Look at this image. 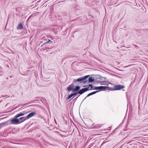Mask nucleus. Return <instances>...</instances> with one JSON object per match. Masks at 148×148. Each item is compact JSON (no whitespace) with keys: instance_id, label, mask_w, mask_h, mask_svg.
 <instances>
[{"instance_id":"nucleus-9","label":"nucleus","mask_w":148,"mask_h":148,"mask_svg":"<svg viewBox=\"0 0 148 148\" xmlns=\"http://www.w3.org/2000/svg\"><path fill=\"white\" fill-rule=\"evenodd\" d=\"M19 120H21V121H20V123L25 121L27 119L26 117H22L19 118Z\"/></svg>"},{"instance_id":"nucleus-19","label":"nucleus","mask_w":148,"mask_h":148,"mask_svg":"<svg viewBox=\"0 0 148 148\" xmlns=\"http://www.w3.org/2000/svg\"><path fill=\"white\" fill-rule=\"evenodd\" d=\"M134 46H135V47L136 48L137 47H138L137 45H134Z\"/></svg>"},{"instance_id":"nucleus-12","label":"nucleus","mask_w":148,"mask_h":148,"mask_svg":"<svg viewBox=\"0 0 148 148\" xmlns=\"http://www.w3.org/2000/svg\"><path fill=\"white\" fill-rule=\"evenodd\" d=\"M23 28V26L21 23H20L17 26V29H21Z\"/></svg>"},{"instance_id":"nucleus-14","label":"nucleus","mask_w":148,"mask_h":148,"mask_svg":"<svg viewBox=\"0 0 148 148\" xmlns=\"http://www.w3.org/2000/svg\"><path fill=\"white\" fill-rule=\"evenodd\" d=\"M88 86H89V87H89V89L88 90H93V89H92V88L93 87V86L92 84H90L88 85ZM87 88H88V87Z\"/></svg>"},{"instance_id":"nucleus-21","label":"nucleus","mask_w":148,"mask_h":148,"mask_svg":"<svg viewBox=\"0 0 148 148\" xmlns=\"http://www.w3.org/2000/svg\"><path fill=\"white\" fill-rule=\"evenodd\" d=\"M99 125H97V127H99Z\"/></svg>"},{"instance_id":"nucleus-3","label":"nucleus","mask_w":148,"mask_h":148,"mask_svg":"<svg viewBox=\"0 0 148 148\" xmlns=\"http://www.w3.org/2000/svg\"><path fill=\"white\" fill-rule=\"evenodd\" d=\"M110 89V88L108 86H100L97 87L96 86H95L93 88V90H109Z\"/></svg>"},{"instance_id":"nucleus-4","label":"nucleus","mask_w":148,"mask_h":148,"mask_svg":"<svg viewBox=\"0 0 148 148\" xmlns=\"http://www.w3.org/2000/svg\"><path fill=\"white\" fill-rule=\"evenodd\" d=\"M125 88V86L123 85H115L114 86V88H110V89L109 90H120L121 89H123Z\"/></svg>"},{"instance_id":"nucleus-15","label":"nucleus","mask_w":148,"mask_h":148,"mask_svg":"<svg viewBox=\"0 0 148 148\" xmlns=\"http://www.w3.org/2000/svg\"><path fill=\"white\" fill-rule=\"evenodd\" d=\"M19 114H17L14 117V118H15L17 119V118L20 117Z\"/></svg>"},{"instance_id":"nucleus-11","label":"nucleus","mask_w":148,"mask_h":148,"mask_svg":"<svg viewBox=\"0 0 148 148\" xmlns=\"http://www.w3.org/2000/svg\"><path fill=\"white\" fill-rule=\"evenodd\" d=\"M94 81V78L92 77H90L88 78V82H93Z\"/></svg>"},{"instance_id":"nucleus-7","label":"nucleus","mask_w":148,"mask_h":148,"mask_svg":"<svg viewBox=\"0 0 148 148\" xmlns=\"http://www.w3.org/2000/svg\"><path fill=\"white\" fill-rule=\"evenodd\" d=\"M80 87L79 86H75V88H73V92H76L79 90Z\"/></svg>"},{"instance_id":"nucleus-16","label":"nucleus","mask_w":148,"mask_h":148,"mask_svg":"<svg viewBox=\"0 0 148 148\" xmlns=\"http://www.w3.org/2000/svg\"><path fill=\"white\" fill-rule=\"evenodd\" d=\"M19 114L20 116H21L24 115V114H25V113H22V112H20V113H19Z\"/></svg>"},{"instance_id":"nucleus-20","label":"nucleus","mask_w":148,"mask_h":148,"mask_svg":"<svg viewBox=\"0 0 148 148\" xmlns=\"http://www.w3.org/2000/svg\"><path fill=\"white\" fill-rule=\"evenodd\" d=\"M80 96V95H79L78 97H77L76 98V99H77L78 98V97H79Z\"/></svg>"},{"instance_id":"nucleus-8","label":"nucleus","mask_w":148,"mask_h":148,"mask_svg":"<svg viewBox=\"0 0 148 148\" xmlns=\"http://www.w3.org/2000/svg\"><path fill=\"white\" fill-rule=\"evenodd\" d=\"M36 114V113L34 112H32L30 113H29V114H28L27 116H26L27 119H28L30 117H32L34 115Z\"/></svg>"},{"instance_id":"nucleus-5","label":"nucleus","mask_w":148,"mask_h":148,"mask_svg":"<svg viewBox=\"0 0 148 148\" xmlns=\"http://www.w3.org/2000/svg\"><path fill=\"white\" fill-rule=\"evenodd\" d=\"M11 124H16L20 123L19 119H16L15 118H14L11 120Z\"/></svg>"},{"instance_id":"nucleus-2","label":"nucleus","mask_w":148,"mask_h":148,"mask_svg":"<svg viewBox=\"0 0 148 148\" xmlns=\"http://www.w3.org/2000/svg\"><path fill=\"white\" fill-rule=\"evenodd\" d=\"M89 76V75H86L84 77L78 78L77 79H74L73 80V82L75 84H76L77 85H78V84H77V82H78L79 83H86L87 82V80H86V79Z\"/></svg>"},{"instance_id":"nucleus-13","label":"nucleus","mask_w":148,"mask_h":148,"mask_svg":"<svg viewBox=\"0 0 148 148\" xmlns=\"http://www.w3.org/2000/svg\"><path fill=\"white\" fill-rule=\"evenodd\" d=\"M143 123L146 124H148V119L144 120L143 121Z\"/></svg>"},{"instance_id":"nucleus-10","label":"nucleus","mask_w":148,"mask_h":148,"mask_svg":"<svg viewBox=\"0 0 148 148\" xmlns=\"http://www.w3.org/2000/svg\"><path fill=\"white\" fill-rule=\"evenodd\" d=\"M99 91H94L93 92H91L90 93H89V94H88L87 96L84 99H85L87 97H88L90 95H93V94H94L95 93H96L98 92Z\"/></svg>"},{"instance_id":"nucleus-18","label":"nucleus","mask_w":148,"mask_h":148,"mask_svg":"<svg viewBox=\"0 0 148 148\" xmlns=\"http://www.w3.org/2000/svg\"><path fill=\"white\" fill-rule=\"evenodd\" d=\"M88 86V85H84L83 86V87H87Z\"/></svg>"},{"instance_id":"nucleus-22","label":"nucleus","mask_w":148,"mask_h":148,"mask_svg":"<svg viewBox=\"0 0 148 148\" xmlns=\"http://www.w3.org/2000/svg\"><path fill=\"white\" fill-rule=\"evenodd\" d=\"M8 79V77L7 78V79Z\"/></svg>"},{"instance_id":"nucleus-6","label":"nucleus","mask_w":148,"mask_h":148,"mask_svg":"<svg viewBox=\"0 0 148 148\" xmlns=\"http://www.w3.org/2000/svg\"><path fill=\"white\" fill-rule=\"evenodd\" d=\"M75 83H74L72 84H71L69 85L68 86V87H67L66 90H68V91L69 92H70V91H72L73 92V88L74 87V84Z\"/></svg>"},{"instance_id":"nucleus-1","label":"nucleus","mask_w":148,"mask_h":148,"mask_svg":"<svg viewBox=\"0 0 148 148\" xmlns=\"http://www.w3.org/2000/svg\"><path fill=\"white\" fill-rule=\"evenodd\" d=\"M89 87L83 88L77 92H75L69 95L66 98V99H68L71 98L73 96H75L78 94L82 95L84 93L88 91L89 89Z\"/></svg>"},{"instance_id":"nucleus-17","label":"nucleus","mask_w":148,"mask_h":148,"mask_svg":"<svg viewBox=\"0 0 148 148\" xmlns=\"http://www.w3.org/2000/svg\"><path fill=\"white\" fill-rule=\"evenodd\" d=\"M50 42H51V43H52L53 42L52 41H51L50 40H49L48 41H47L46 42V43H50Z\"/></svg>"}]
</instances>
